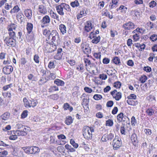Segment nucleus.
<instances>
[{"label":"nucleus","instance_id":"obj_58","mask_svg":"<svg viewBox=\"0 0 157 157\" xmlns=\"http://www.w3.org/2000/svg\"><path fill=\"white\" fill-rule=\"evenodd\" d=\"M84 90L86 92L90 93L92 92V90L88 87H86L84 88Z\"/></svg>","mask_w":157,"mask_h":157},{"label":"nucleus","instance_id":"obj_40","mask_svg":"<svg viewBox=\"0 0 157 157\" xmlns=\"http://www.w3.org/2000/svg\"><path fill=\"white\" fill-rule=\"evenodd\" d=\"M106 11L104 12L103 13L102 15L105 16L106 17H108L110 19H112L113 18V16L112 15H111L109 13L108 11L107 10H106Z\"/></svg>","mask_w":157,"mask_h":157},{"label":"nucleus","instance_id":"obj_21","mask_svg":"<svg viewBox=\"0 0 157 157\" xmlns=\"http://www.w3.org/2000/svg\"><path fill=\"white\" fill-rule=\"evenodd\" d=\"M59 29L60 32L63 34L66 32V27L63 24H61L59 25Z\"/></svg>","mask_w":157,"mask_h":157},{"label":"nucleus","instance_id":"obj_26","mask_svg":"<svg viewBox=\"0 0 157 157\" xmlns=\"http://www.w3.org/2000/svg\"><path fill=\"white\" fill-rule=\"evenodd\" d=\"M127 9V7L121 5L118 8H117V11L121 10L122 13H125Z\"/></svg>","mask_w":157,"mask_h":157},{"label":"nucleus","instance_id":"obj_5","mask_svg":"<svg viewBox=\"0 0 157 157\" xmlns=\"http://www.w3.org/2000/svg\"><path fill=\"white\" fill-rule=\"evenodd\" d=\"M112 145L113 148L115 150H117V148L121 147L122 145V142L121 139L119 140L118 136H116L113 140Z\"/></svg>","mask_w":157,"mask_h":157},{"label":"nucleus","instance_id":"obj_32","mask_svg":"<svg viewBox=\"0 0 157 157\" xmlns=\"http://www.w3.org/2000/svg\"><path fill=\"white\" fill-rule=\"evenodd\" d=\"M84 53L86 54H89L91 53V49L89 46H87V48L83 49Z\"/></svg>","mask_w":157,"mask_h":157},{"label":"nucleus","instance_id":"obj_49","mask_svg":"<svg viewBox=\"0 0 157 157\" xmlns=\"http://www.w3.org/2000/svg\"><path fill=\"white\" fill-rule=\"evenodd\" d=\"M113 102L112 101H109L107 102L106 106L108 107H111L113 105Z\"/></svg>","mask_w":157,"mask_h":157},{"label":"nucleus","instance_id":"obj_1","mask_svg":"<svg viewBox=\"0 0 157 157\" xmlns=\"http://www.w3.org/2000/svg\"><path fill=\"white\" fill-rule=\"evenodd\" d=\"M26 153L35 154L40 151L39 148L36 146H26L22 147Z\"/></svg>","mask_w":157,"mask_h":157},{"label":"nucleus","instance_id":"obj_9","mask_svg":"<svg viewBox=\"0 0 157 157\" xmlns=\"http://www.w3.org/2000/svg\"><path fill=\"white\" fill-rule=\"evenodd\" d=\"M50 21V17L48 15H46L44 16L41 20V22L42 25H41V27L43 28L44 25H47L48 24H49Z\"/></svg>","mask_w":157,"mask_h":157},{"label":"nucleus","instance_id":"obj_22","mask_svg":"<svg viewBox=\"0 0 157 157\" xmlns=\"http://www.w3.org/2000/svg\"><path fill=\"white\" fill-rule=\"evenodd\" d=\"M127 103L129 105L135 106L137 105L138 101H134L132 99H128L127 101Z\"/></svg>","mask_w":157,"mask_h":157},{"label":"nucleus","instance_id":"obj_51","mask_svg":"<svg viewBox=\"0 0 157 157\" xmlns=\"http://www.w3.org/2000/svg\"><path fill=\"white\" fill-rule=\"evenodd\" d=\"M39 57L38 55H35L34 56L33 59L36 63H39Z\"/></svg>","mask_w":157,"mask_h":157},{"label":"nucleus","instance_id":"obj_63","mask_svg":"<svg viewBox=\"0 0 157 157\" xmlns=\"http://www.w3.org/2000/svg\"><path fill=\"white\" fill-rule=\"evenodd\" d=\"M151 70V68L148 66L145 67L144 68V70L147 72H150Z\"/></svg>","mask_w":157,"mask_h":157},{"label":"nucleus","instance_id":"obj_56","mask_svg":"<svg viewBox=\"0 0 157 157\" xmlns=\"http://www.w3.org/2000/svg\"><path fill=\"white\" fill-rule=\"evenodd\" d=\"M131 123L132 125H135V124L137 123L136 121L134 116H132L131 118Z\"/></svg>","mask_w":157,"mask_h":157},{"label":"nucleus","instance_id":"obj_10","mask_svg":"<svg viewBox=\"0 0 157 157\" xmlns=\"http://www.w3.org/2000/svg\"><path fill=\"white\" fill-rule=\"evenodd\" d=\"M135 25L131 21L125 23L122 25V27L125 30H130L134 28Z\"/></svg>","mask_w":157,"mask_h":157},{"label":"nucleus","instance_id":"obj_54","mask_svg":"<svg viewBox=\"0 0 157 157\" xmlns=\"http://www.w3.org/2000/svg\"><path fill=\"white\" fill-rule=\"evenodd\" d=\"M156 3L154 1H151L149 4V7L153 8L155 6Z\"/></svg>","mask_w":157,"mask_h":157},{"label":"nucleus","instance_id":"obj_61","mask_svg":"<svg viewBox=\"0 0 157 157\" xmlns=\"http://www.w3.org/2000/svg\"><path fill=\"white\" fill-rule=\"evenodd\" d=\"M27 62V61L24 57H22L21 59V64L22 65H25Z\"/></svg>","mask_w":157,"mask_h":157},{"label":"nucleus","instance_id":"obj_48","mask_svg":"<svg viewBox=\"0 0 157 157\" xmlns=\"http://www.w3.org/2000/svg\"><path fill=\"white\" fill-rule=\"evenodd\" d=\"M70 143L75 148H77L78 147V144L75 143V141L72 139L70 140Z\"/></svg>","mask_w":157,"mask_h":157},{"label":"nucleus","instance_id":"obj_18","mask_svg":"<svg viewBox=\"0 0 157 157\" xmlns=\"http://www.w3.org/2000/svg\"><path fill=\"white\" fill-rule=\"evenodd\" d=\"M93 37L94 38V39L91 41L92 43L97 44L100 41V36H97L94 35Z\"/></svg>","mask_w":157,"mask_h":157},{"label":"nucleus","instance_id":"obj_46","mask_svg":"<svg viewBox=\"0 0 157 157\" xmlns=\"http://www.w3.org/2000/svg\"><path fill=\"white\" fill-rule=\"evenodd\" d=\"M93 98L95 100H98L101 99L102 96L101 95L96 94L94 95Z\"/></svg>","mask_w":157,"mask_h":157},{"label":"nucleus","instance_id":"obj_28","mask_svg":"<svg viewBox=\"0 0 157 157\" xmlns=\"http://www.w3.org/2000/svg\"><path fill=\"white\" fill-rule=\"evenodd\" d=\"M20 8L18 6H16L14 7L13 9L10 11V13H12L18 12L20 10Z\"/></svg>","mask_w":157,"mask_h":157},{"label":"nucleus","instance_id":"obj_4","mask_svg":"<svg viewBox=\"0 0 157 157\" xmlns=\"http://www.w3.org/2000/svg\"><path fill=\"white\" fill-rule=\"evenodd\" d=\"M89 127L85 126L83 129V135L84 138L87 140H91L92 138V134L89 131Z\"/></svg>","mask_w":157,"mask_h":157},{"label":"nucleus","instance_id":"obj_15","mask_svg":"<svg viewBox=\"0 0 157 157\" xmlns=\"http://www.w3.org/2000/svg\"><path fill=\"white\" fill-rule=\"evenodd\" d=\"M25 14L28 19H30L32 17V11L30 9H27L24 11Z\"/></svg>","mask_w":157,"mask_h":157},{"label":"nucleus","instance_id":"obj_12","mask_svg":"<svg viewBox=\"0 0 157 157\" xmlns=\"http://www.w3.org/2000/svg\"><path fill=\"white\" fill-rule=\"evenodd\" d=\"M131 140L133 143V145L136 146L138 143V140L137 139V135L136 134L134 133L131 136Z\"/></svg>","mask_w":157,"mask_h":157},{"label":"nucleus","instance_id":"obj_42","mask_svg":"<svg viewBox=\"0 0 157 157\" xmlns=\"http://www.w3.org/2000/svg\"><path fill=\"white\" fill-rule=\"evenodd\" d=\"M28 112L27 110L24 111L21 114V116L22 118H24L26 117L28 115Z\"/></svg>","mask_w":157,"mask_h":157},{"label":"nucleus","instance_id":"obj_59","mask_svg":"<svg viewBox=\"0 0 157 157\" xmlns=\"http://www.w3.org/2000/svg\"><path fill=\"white\" fill-rule=\"evenodd\" d=\"M37 101L36 100H34L33 99H32L31 101V106L33 107H34L37 104Z\"/></svg>","mask_w":157,"mask_h":157},{"label":"nucleus","instance_id":"obj_30","mask_svg":"<svg viewBox=\"0 0 157 157\" xmlns=\"http://www.w3.org/2000/svg\"><path fill=\"white\" fill-rule=\"evenodd\" d=\"M59 96L57 94H55L50 95L48 97L53 100H57L59 98Z\"/></svg>","mask_w":157,"mask_h":157},{"label":"nucleus","instance_id":"obj_20","mask_svg":"<svg viewBox=\"0 0 157 157\" xmlns=\"http://www.w3.org/2000/svg\"><path fill=\"white\" fill-rule=\"evenodd\" d=\"M54 82L57 86H63L65 83L63 81L58 79L55 80Z\"/></svg>","mask_w":157,"mask_h":157},{"label":"nucleus","instance_id":"obj_47","mask_svg":"<svg viewBox=\"0 0 157 157\" xmlns=\"http://www.w3.org/2000/svg\"><path fill=\"white\" fill-rule=\"evenodd\" d=\"M136 95L134 94H131L127 97V98L128 99H136Z\"/></svg>","mask_w":157,"mask_h":157},{"label":"nucleus","instance_id":"obj_3","mask_svg":"<svg viewBox=\"0 0 157 157\" xmlns=\"http://www.w3.org/2000/svg\"><path fill=\"white\" fill-rule=\"evenodd\" d=\"M4 41L7 45L10 47H15L16 44V40L14 38L6 37L4 38Z\"/></svg>","mask_w":157,"mask_h":157},{"label":"nucleus","instance_id":"obj_34","mask_svg":"<svg viewBox=\"0 0 157 157\" xmlns=\"http://www.w3.org/2000/svg\"><path fill=\"white\" fill-rule=\"evenodd\" d=\"M147 77L145 75H143L140 78V80L142 83H144L147 79Z\"/></svg>","mask_w":157,"mask_h":157},{"label":"nucleus","instance_id":"obj_44","mask_svg":"<svg viewBox=\"0 0 157 157\" xmlns=\"http://www.w3.org/2000/svg\"><path fill=\"white\" fill-rule=\"evenodd\" d=\"M7 154L8 152L3 149L0 154V157H5Z\"/></svg>","mask_w":157,"mask_h":157},{"label":"nucleus","instance_id":"obj_57","mask_svg":"<svg viewBox=\"0 0 157 157\" xmlns=\"http://www.w3.org/2000/svg\"><path fill=\"white\" fill-rule=\"evenodd\" d=\"M110 59L107 58H105L103 59V63L104 64H107L109 63Z\"/></svg>","mask_w":157,"mask_h":157},{"label":"nucleus","instance_id":"obj_38","mask_svg":"<svg viewBox=\"0 0 157 157\" xmlns=\"http://www.w3.org/2000/svg\"><path fill=\"white\" fill-rule=\"evenodd\" d=\"M58 90L59 89L58 87L55 86H51L50 89H49L50 92L58 91Z\"/></svg>","mask_w":157,"mask_h":157},{"label":"nucleus","instance_id":"obj_62","mask_svg":"<svg viewBox=\"0 0 157 157\" xmlns=\"http://www.w3.org/2000/svg\"><path fill=\"white\" fill-rule=\"evenodd\" d=\"M12 84H10L7 85L6 86H4L3 87V89L4 90H6L8 89L9 88L11 87V86H12Z\"/></svg>","mask_w":157,"mask_h":157},{"label":"nucleus","instance_id":"obj_7","mask_svg":"<svg viewBox=\"0 0 157 157\" xmlns=\"http://www.w3.org/2000/svg\"><path fill=\"white\" fill-rule=\"evenodd\" d=\"M114 137V134L111 132L109 134H105L103 135L101 138V140L102 141L106 142L108 141H111Z\"/></svg>","mask_w":157,"mask_h":157},{"label":"nucleus","instance_id":"obj_2","mask_svg":"<svg viewBox=\"0 0 157 157\" xmlns=\"http://www.w3.org/2000/svg\"><path fill=\"white\" fill-rule=\"evenodd\" d=\"M46 33V34H49L48 36V39H49L52 38V42L54 44V42H56L59 38V35L56 31L53 30L52 32H50L49 30H45L44 32V33Z\"/></svg>","mask_w":157,"mask_h":157},{"label":"nucleus","instance_id":"obj_55","mask_svg":"<svg viewBox=\"0 0 157 157\" xmlns=\"http://www.w3.org/2000/svg\"><path fill=\"white\" fill-rule=\"evenodd\" d=\"M117 6L118 5L110 2L109 4V7L110 9H112L114 8H116Z\"/></svg>","mask_w":157,"mask_h":157},{"label":"nucleus","instance_id":"obj_27","mask_svg":"<svg viewBox=\"0 0 157 157\" xmlns=\"http://www.w3.org/2000/svg\"><path fill=\"white\" fill-rule=\"evenodd\" d=\"M23 101L24 103V105L25 107H26L30 108L31 107V105L28 101V100L26 98H24L23 99Z\"/></svg>","mask_w":157,"mask_h":157},{"label":"nucleus","instance_id":"obj_37","mask_svg":"<svg viewBox=\"0 0 157 157\" xmlns=\"http://www.w3.org/2000/svg\"><path fill=\"white\" fill-rule=\"evenodd\" d=\"M62 6L63 7L64 10H65L67 11H70L71 10L69 6L65 3H61Z\"/></svg>","mask_w":157,"mask_h":157},{"label":"nucleus","instance_id":"obj_52","mask_svg":"<svg viewBox=\"0 0 157 157\" xmlns=\"http://www.w3.org/2000/svg\"><path fill=\"white\" fill-rule=\"evenodd\" d=\"M129 118L125 115L123 116L122 118V121L123 122H125L126 123L130 124L129 122L128 123V121H129Z\"/></svg>","mask_w":157,"mask_h":157},{"label":"nucleus","instance_id":"obj_45","mask_svg":"<svg viewBox=\"0 0 157 157\" xmlns=\"http://www.w3.org/2000/svg\"><path fill=\"white\" fill-rule=\"evenodd\" d=\"M121 86V83L119 81H117L114 83V86L117 88H119Z\"/></svg>","mask_w":157,"mask_h":157},{"label":"nucleus","instance_id":"obj_24","mask_svg":"<svg viewBox=\"0 0 157 157\" xmlns=\"http://www.w3.org/2000/svg\"><path fill=\"white\" fill-rule=\"evenodd\" d=\"M26 29L28 31V33H30L31 32L33 29V25L30 23H28L26 25Z\"/></svg>","mask_w":157,"mask_h":157},{"label":"nucleus","instance_id":"obj_50","mask_svg":"<svg viewBox=\"0 0 157 157\" xmlns=\"http://www.w3.org/2000/svg\"><path fill=\"white\" fill-rule=\"evenodd\" d=\"M55 65L54 62L53 61H50L48 65V67L49 68H53L55 67Z\"/></svg>","mask_w":157,"mask_h":157},{"label":"nucleus","instance_id":"obj_6","mask_svg":"<svg viewBox=\"0 0 157 157\" xmlns=\"http://www.w3.org/2000/svg\"><path fill=\"white\" fill-rule=\"evenodd\" d=\"M110 94L116 101H119L122 97V94L120 92H117V90H114L110 92Z\"/></svg>","mask_w":157,"mask_h":157},{"label":"nucleus","instance_id":"obj_31","mask_svg":"<svg viewBox=\"0 0 157 157\" xmlns=\"http://www.w3.org/2000/svg\"><path fill=\"white\" fill-rule=\"evenodd\" d=\"M124 116V114L122 113H121L117 115V118L118 122H121L122 121V118Z\"/></svg>","mask_w":157,"mask_h":157},{"label":"nucleus","instance_id":"obj_35","mask_svg":"<svg viewBox=\"0 0 157 157\" xmlns=\"http://www.w3.org/2000/svg\"><path fill=\"white\" fill-rule=\"evenodd\" d=\"M50 15L52 18L56 19L58 21H59V16L56 13L52 12V13H51Z\"/></svg>","mask_w":157,"mask_h":157},{"label":"nucleus","instance_id":"obj_64","mask_svg":"<svg viewBox=\"0 0 157 157\" xmlns=\"http://www.w3.org/2000/svg\"><path fill=\"white\" fill-rule=\"evenodd\" d=\"M146 134L147 135H151L152 133V132L151 130L149 129H146L144 130Z\"/></svg>","mask_w":157,"mask_h":157},{"label":"nucleus","instance_id":"obj_13","mask_svg":"<svg viewBox=\"0 0 157 157\" xmlns=\"http://www.w3.org/2000/svg\"><path fill=\"white\" fill-rule=\"evenodd\" d=\"M62 51V49L61 48H59L58 49L57 52L56 56H54L55 58L56 59L59 60L62 57L61 52Z\"/></svg>","mask_w":157,"mask_h":157},{"label":"nucleus","instance_id":"obj_14","mask_svg":"<svg viewBox=\"0 0 157 157\" xmlns=\"http://www.w3.org/2000/svg\"><path fill=\"white\" fill-rule=\"evenodd\" d=\"M85 28V31L87 32H89L92 29V24L90 21H88L86 22Z\"/></svg>","mask_w":157,"mask_h":157},{"label":"nucleus","instance_id":"obj_60","mask_svg":"<svg viewBox=\"0 0 157 157\" xmlns=\"http://www.w3.org/2000/svg\"><path fill=\"white\" fill-rule=\"evenodd\" d=\"M99 77L102 80H105L107 78V76L106 75L102 74L99 75Z\"/></svg>","mask_w":157,"mask_h":157},{"label":"nucleus","instance_id":"obj_16","mask_svg":"<svg viewBox=\"0 0 157 157\" xmlns=\"http://www.w3.org/2000/svg\"><path fill=\"white\" fill-rule=\"evenodd\" d=\"M39 12L43 14H44L47 13V11L46 8L43 5H39L38 8Z\"/></svg>","mask_w":157,"mask_h":157},{"label":"nucleus","instance_id":"obj_8","mask_svg":"<svg viewBox=\"0 0 157 157\" xmlns=\"http://www.w3.org/2000/svg\"><path fill=\"white\" fill-rule=\"evenodd\" d=\"M13 68L11 66H7L3 67L2 69L3 72L5 75L10 74L12 72Z\"/></svg>","mask_w":157,"mask_h":157},{"label":"nucleus","instance_id":"obj_36","mask_svg":"<svg viewBox=\"0 0 157 157\" xmlns=\"http://www.w3.org/2000/svg\"><path fill=\"white\" fill-rule=\"evenodd\" d=\"M84 11L86 12L85 10L83 9L82 11L81 10L79 14H78L77 15V18L78 19H79L82 18L83 16V14L84 13Z\"/></svg>","mask_w":157,"mask_h":157},{"label":"nucleus","instance_id":"obj_43","mask_svg":"<svg viewBox=\"0 0 157 157\" xmlns=\"http://www.w3.org/2000/svg\"><path fill=\"white\" fill-rule=\"evenodd\" d=\"M8 34L9 35V37L15 38L16 37L15 35V33L13 31L10 32H8Z\"/></svg>","mask_w":157,"mask_h":157},{"label":"nucleus","instance_id":"obj_53","mask_svg":"<svg viewBox=\"0 0 157 157\" xmlns=\"http://www.w3.org/2000/svg\"><path fill=\"white\" fill-rule=\"evenodd\" d=\"M150 39L153 41H156L157 40V35L155 34L152 35L150 37Z\"/></svg>","mask_w":157,"mask_h":157},{"label":"nucleus","instance_id":"obj_23","mask_svg":"<svg viewBox=\"0 0 157 157\" xmlns=\"http://www.w3.org/2000/svg\"><path fill=\"white\" fill-rule=\"evenodd\" d=\"M89 102V98L87 99V98H84L82 100V105L83 107L84 106H85L86 107L88 108Z\"/></svg>","mask_w":157,"mask_h":157},{"label":"nucleus","instance_id":"obj_33","mask_svg":"<svg viewBox=\"0 0 157 157\" xmlns=\"http://www.w3.org/2000/svg\"><path fill=\"white\" fill-rule=\"evenodd\" d=\"M112 61L116 64H119L121 63L120 60L118 57H115L112 60Z\"/></svg>","mask_w":157,"mask_h":157},{"label":"nucleus","instance_id":"obj_39","mask_svg":"<svg viewBox=\"0 0 157 157\" xmlns=\"http://www.w3.org/2000/svg\"><path fill=\"white\" fill-rule=\"evenodd\" d=\"M113 121L111 119H108L106 121V125L109 126H112L113 124Z\"/></svg>","mask_w":157,"mask_h":157},{"label":"nucleus","instance_id":"obj_11","mask_svg":"<svg viewBox=\"0 0 157 157\" xmlns=\"http://www.w3.org/2000/svg\"><path fill=\"white\" fill-rule=\"evenodd\" d=\"M56 8L57 12L59 15L61 16L64 15V9L61 3L60 5L56 6Z\"/></svg>","mask_w":157,"mask_h":157},{"label":"nucleus","instance_id":"obj_25","mask_svg":"<svg viewBox=\"0 0 157 157\" xmlns=\"http://www.w3.org/2000/svg\"><path fill=\"white\" fill-rule=\"evenodd\" d=\"M155 110L152 108L147 109L146 111V113L149 116H151L154 113Z\"/></svg>","mask_w":157,"mask_h":157},{"label":"nucleus","instance_id":"obj_29","mask_svg":"<svg viewBox=\"0 0 157 157\" xmlns=\"http://www.w3.org/2000/svg\"><path fill=\"white\" fill-rule=\"evenodd\" d=\"M70 5L72 7L74 8L78 6L79 5V4L78 0H75L74 2H71Z\"/></svg>","mask_w":157,"mask_h":157},{"label":"nucleus","instance_id":"obj_41","mask_svg":"<svg viewBox=\"0 0 157 157\" xmlns=\"http://www.w3.org/2000/svg\"><path fill=\"white\" fill-rule=\"evenodd\" d=\"M140 33H136L133 35V37L135 41H136L139 40L140 38Z\"/></svg>","mask_w":157,"mask_h":157},{"label":"nucleus","instance_id":"obj_17","mask_svg":"<svg viewBox=\"0 0 157 157\" xmlns=\"http://www.w3.org/2000/svg\"><path fill=\"white\" fill-rule=\"evenodd\" d=\"M10 115L9 112H6L1 116V118L2 120H6L9 118Z\"/></svg>","mask_w":157,"mask_h":157},{"label":"nucleus","instance_id":"obj_19","mask_svg":"<svg viewBox=\"0 0 157 157\" xmlns=\"http://www.w3.org/2000/svg\"><path fill=\"white\" fill-rule=\"evenodd\" d=\"M73 120L71 116H68L66 117L65 121V124L67 125H69L73 122Z\"/></svg>","mask_w":157,"mask_h":157}]
</instances>
